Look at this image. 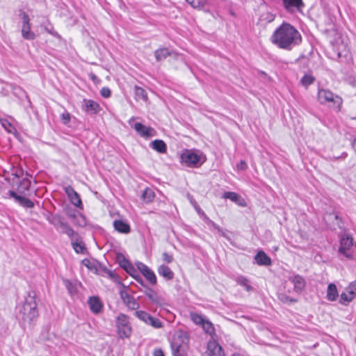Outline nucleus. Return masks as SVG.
<instances>
[{
	"mask_svg": "<svg viewBox=\"0 0 356 356\" xmlns=\"http://www.w3.org/2000/svg\"><path fill=\"white\" fill-rule=\"evenodd\" d=\"M270 40L279 48L289 51L300 44L302 37L294 26L284 22L273 32Z\"/></svg>",
	"mask_w": 356,
	"mask_h": 356,
	"instance_id": "nucleus-1",
	"label": "nucleus"
},
{
	"mask_svg": "<svg viewBox=\"0 0 356 356\" xmlns=\"http://www.w3.org/2000/svg\"><path fill=\"white\" fill-rule=\"evenodd\" d=\"M38 315L35 293L29 292L22 307H19V317L24 322L33 321Z\"/></svg>",
	"mask_w": 356,
	"mask_h": 356,
	"instance_id": "nucleus-2",
	"label": "nucleus"
},
{
	"mask_svg": "<svg viewBox=\"0 0 356 356\" xmlns=\"http://www.w3.org/2000/svg\"><path fill=\"white\" fill-rule=\"evenodd\" d=\"M188 338L182 332H176L171 341L172 356H187Z\"/></svg>",
	"mask_w": 356,
	"mask_h": 356,
	"instance_id": "nucleus-3",
	"label": "nucleus"
},
{
	"mask_svg": "<svg viewBox=\"0 0 356 356\" xmlns=\"http://www.w3.org/2000/svg\"><path fill=\"white\" fill-rule=\"evenodd\" d=\"M118 334L121 339L129 338L132 332L128 316L120 314L116 318Z\"/></svg>",
	"mask_w": 356,
	"mask_h": 356,
	"instance_id": "nucleus-4",
	"label": "nucleus"
},
{
	"mask_svg": "<svg viewBox=\"0 0 356 356\" xmlns=\"http://www.w3.org/2000/svg\"><path fill=\"white\" fill-rule=\"evenodd\" d=\"M122 289L119 291L120 298L123 303L131 310H137L140 307L139 302L132 296L131 291L129 286H125L124 284L121 285Z\"/></svg>",
	"mask_w": 356,
	"mask_h": 356,
	"instance_id": "nucleus-5",
	"label": "nucleus"
},
{
	"mask_svg": "<svg viewBox=\"0 0 356 356\" xmlns=\"http://www.w3.org/2000/svg\"><path fill=\"white\" fill-rule=\"evenodd\" d=\"M318 99L322 104L333 102L340 106L342 104V99L338 95H334L331 91L325 89H320L318 92Z\"/></svg>",
	"mask_w": 356,
	"mask_h": 356,
	"instance_id": "nucleus-6",
	"label": "nucleus"
},
{
	"mask_svg": "<svg viewBox=\"0 0 356 356\" xmlns=\"http://www.w3.org/2000/svg\"><path fill=\"white\" fill-rule=\"evenodd\" d=\"M135 316L145 323L151 325L154 328L159 329L163 327V323L156 318L153 317L145 311H136Z\"/></svg>",
	"mask_w": 356,
	"mask_h": 356,
	"instance_id": "nucleus-7",
	"label": "nucleus"
},
{
	"mask_svg": "<svg viewBox=\"0 0 356 356\" xmlns=\"http://www.w3.org/2000/svg\"><path fill=\"white\" fill-rule=\"evenodd\" d=\"M353 238L348 235H344L341 238L339 252L348 259H353V256L350 251L353 247Z\"/></svg>",
	"mask_w": 356,
	"mask_h": 356,
	"instance_id": "nucleus-8",
	"label": "nucleus"
},
{
	"mask_svg": "<svg viewBox=\"0 0 356 356\" xmlns=\"http://www.w3.org/2000/svg\"><path fill=\"white\" fill-rule=\"evenodd\" d=\"M139 136L145 138H149L156 136V131L150 127H146L140 122H136L133 126Z\"/></svg>",
	"mask_w": 356,
	"mask_h": 356,
	"instance_id": "nucleus-9",
	"label": "nucleus"
},
{
	"mask_svg": "<svg viewBox=\"0 0 356 356\" xmlns=\"http://www.w3.org/2000/svg\"><path fill=\"white\" fill-rule=\"evenodd\" d=\"M47 221L52 225L57 230H60L65 224V219L63 216L58 213H52L48 212L45 215Z\"/></svg>",
	"mask_w": 356,
	"mask_h": 356,
	"instance_id": "nucleus-10",
	"label": "nucleus"
},
{
	"mask_svg": "<svg viewBox=\"0 0 356 356\" xmlns=\"http://www.w3.org/2000/svg\"><path fill=\"white\" fill-rule=\"evenodd\" d=\"M181 159L187 166H193L197 164L200 161V156L191 151H186L181 156Z\"/></svg>",
	"mask_w": 356,
	"mask_h": 356,
	"instance_id": "nucleus-11",
	"label": "nucleus"
},
{
	"mask_svg": "<svg viewBox=\"0 0 356 356\" xmlns=\"http://www.w3.org/2000/svg\"><path fill=\"white\" fill-rule=\"evenodd\" d=\"M207 356H225L222 347L214 340H211L207 344Z\"/></svg>",
	"mask_w": 356,
	"mask_h": 356,
	"instance_id": "nucleus-12",
	"label": "nucleus"
},
{
	"mask_svg": "<svg viewBox=\"0 0 356 356\" xmlns=\"http://www.w3.org/2000/svg\"><path fill=\"white\" fill-rule=\"evenodd\" d=\"M65 191L71 203L74 204L75 207L81 208L82 202L80 198L79 195L74 190V188L71 186H67L65 188Z\"/></svg>",
	"mask_w": 356,
	"mask_h": 356,
	"instance_id": "nucleus-13",
	"label": "nucleus"
},
{
	"mask_svg": "<svg viewBox=\"0 0 356 356\" xmlns=\"http://www.w3.org/2000/svg\"><path fill=\"white\" fill-rule=\"evenodd\" d=\"M118 260L120 266L124 269L130 275L133 276L136 273V270L131 262L127 259L123 254L118 255Z\"/></svg>",
	"mask_w": 356,
	"mask_h": 356,
	"instance_id": "nucleus-14",
	"label": "nucleus"
},
{
	"mask_svg": "<svg viewBox=\"0 0 356 356\" xmlns=\"http://www.w3.org/2000/svg\"><path fill=\"white\" fill-rule=\"evenodd\" d=\"M283 4L289 12L300 10L304 6L302 0H283Z\"/></svg>",
	"mask_w": 356,
	"mask_h": 356,
	"instance_id": "nucleus-15",
	"label": "nucleus"
},
{
	"mask_svg": "<svg viewBox=\"0 0 356 356\" xmlns=\"http://www.w3.org/2000/svg\"><path fill=\"white\" fill-rule=\"evenodd\" d=\"M88 303L90 306V310L94 314H97L102 312L103 308V304L98 297L92 296L89 298Z\"/></svg>",
	"mask_w": 356,
	"mask_h": 356,
	"instance_id": "nucleus-16",
	"label": "nucleus"
},
{
	"mask_svg": "<svg viewBox=\"0 0 356 356\" xmlns=\"http://www.w3.org/2000/svg\"><path fill=\"white\" fill-rule=\"evenodd\" d=\"M289 280L293 283L294 291L297 293L302 292L305 287V279L299 275L290 277Z\"/></svg>",
	"mask_w": 356,
	"mask_h": 356,
	"instance_id": "nucleus-17",
	"label": "nucleus"
},
{
	"mask_svg": "<svg viewBox=\"0 0 356 356\" xmlns=\"http://www.w3.org/2000/svg\"><path fill=\"white\" fill-rule=\"evenodd\" d=\"M84 110L91 114H95L100 110L99 104L92 99H84Z\"/></svg>",
	"mask_w": 356,
	"mask_h": 356,
	"instance_id": "nucleus-18",
	"label": "nucleus"
},
{
	"mask_svg": "<svg viewBox=\"0 0 356 356\" xmlns=\"http://www.w3.org/2000/svg\"><path fill=\"white\" fill-rule=\"evenodd\" d=\"M113 227L116 231L122 234H129L131 232L129 225L121 220H114Z\"/></svg>",
	"mask_w": 356,
	"mask_h": 356,
	"instance_id": "nucleus-19",
	"label": "nucleus"
},
{
	"mask_svg": "<svg viewBox=\"0 0 356 356\" xmlns=\"http://www.w3.org/2000/svg\"><path fill=\"white\" fill-rule=\"evenodd\" d=\"M254 259L258 265L269 266L271 264L270 258L263 251H259L254 257Z\"/></svg>",
	"mask_w": 356,
	"mask_h": 356,
	"instance_id": "nucleus-20",
	"label": "nucleus"
},
{
	"mask_svg": "<svg viewBox=\"0 0 356 356\" xmlns=\"http://www.w3.org/2000/svg\"><path fill=\"white\" fill-rule=\"evenodd\" d=\"M158 273L166 280H171L174 278V273L172 270L165 265H161L158 268Z\"/></svg>",
	"mask_w": 356,
	"mask_h": 356,
	"instance_id": "nucleus-21",
	"label": "nucleus"
},
{
	"mask_svg": "<svg viewBox=\"0 0 356 356\" xmlns=\"http://www.w3.org/2000/svg\"><path fill=\"white\" fill-rule=\"evenodd\" d=\"M339 297L337 286L330 283L327 286L326 298L330 301H335Z\"/></svg>",
	"mask_w": 356,
	"mask_h": 356,
	"instance_id": "nucleus-22",
	"label": "nucleus"
},
{
	"mask_svg": "<svg viewBox=\"0 0 356 356\" xmlns=\"http://www.w3.org/2000/svg\"><path fill=\"white\" fill-rule=\"evenodd\" d=\"M150 146L159 153H165L167 151L166 144L162 140H154L151 143Z\"/></svg>",
	"mask_w": 356,
	"mask_h": 356,
	"instance_id": "nucleus-23",
	"label": "nucleus"
},
{
	"mask_svg": "<svg viewBox=\"0 0 356 356\" xmlns=\"http://www.w3.org/2000/svg\"><path fill=\"white\" fill-rule=\"evenodd\" d=\"M144 293L153 303L156 305H161L160 298L152 289L146 287L145 290L144 291Z\"/></svg>",
	"mask_w": 356,
	"mask_h": 356,
	"instance_id": "nucleus-24",
	"label": "nucleus"
},
{
	"mask_svg": "<svg viewBox=\"0 0 356 356\" xmlns=\"http://www.w3.org/2000/svg\"><path fill=\"white\" fill-rule=\"evenodd\" d=\"M31 24L22 26V35L26 40H32L35 38V34L31 31Z\"/></svg>",
	"mask_w": 356,
	"mask_h": 356,
	"instance_id": "nucleus-25",
	"label": "nucleus"
},
{
	"mask_svg": "<svg viewBox=\"0 0 356 356\" xmlns=\"http://www.w3.org/2000/svg\"><path fill=\"white\" fill-rule=\"evenodd\" d=\"M60 231L65 234L68 236V237L73 241L76 237H78V234L74 231V229L70 226V225L66 222L63 227L60 229Z\"/></svg>",
	"mask_w": 356,
	"mask_h": 356,
	"instance_id": "nucleus-26",
	"label": "nucleus"
},
{
	"mask_svg": "<svg viewBox=\"0 0 356 356\" xmlns=\"http://www.w3.org/2000/svg\"><path fill=\"white\" fill-rule=\"evenodd\" d=\"M31 186V181L27 178L22 179L17 187V190L19 193L25 194L28 191Z\"/></svg>",
	"mask_w": 356,
	"mask_h": 356,
	"instance_id": "nucleus-27",
	"label": "nucleus"
},
{
	"mask_svg": "<svg viewBox=\"0 0 356 356\" xmlns=\"http://www.w3.org/2000/svg\"><path fill=\"white\" fill-rule=\"evenodd\" d=\"M134 92L136 100H143L147 102V95L146 91L141 87L136 86L134 88Z\"/></svg>",
	"mask_w": 356,
	"mask_h": 356,
	"instance_id": "nucleus-28",
	"label": "nucleus"
},
{
	"mask_svg": "<svg viewBox=\"0 0 356 356\" xmlns=\"http://www.w3.org/2000/svg\"><path fill=\"white\" fill-rule=\"evenodd\" d=\"M354 296L352 295L351 292L349 293L346 290L340 295L339 303L343 305H347L354 299Z\"/></svg>",
	"mask_w": 356,
	"mask_h": 356,
	"instance_id": "nucleus-29",
	"label": "nucleus"
},
{
	"mask_svg": "<svg viewBox=\"0 0 356 356\" xmlns=\"http://www.w3.org/2000/svg\"><path fill=\"white\" fill-rule=\"evenodd\" d=\"M72 245L74 250L78 254L83 253L86 250L84 244L81 241H79L78 237L72 241Z\"/></svg>",
	"mask_w": 356,
	"mask_h": 356,
	"instance_id": "nucleus-30",
	"label": "nucleus"
},
{
	"mask_svg": "<svg viewBox=\"0 0 356 356\" xmlns=\"http://www.w3.org/2000/svg\"><path fill=\"white\" fill-rule=\"evenodd\" d=\"M154 192L151 189L147 188L144 190L142 194V199L145 202H151L154 198Z\"/></svg>",
	"mask_w": 356,
	"mask_h": 356,
	"instance_id": "nucleus-31",
	"label": "nucleus"
},
{
	"mask_svg": "<svg viewBox=\"0 0 356 356\" xmlns=\"http://www.w3.org/2000/svg\"><path fill=\"white\" fill-rule=\"evenodd\" d=\"M170 55V53L167 48H161L155 51V57L157 60H162Z\"/></svg>",
	"mask_w": 356,
	"mask_h": 356,
	"instance_id": "nucleus-32",
	"label": "nucleus"
},
{
	"mask_svg": "<svg viewBox=\"0 0 356 356\" xmlns=\"http://www.w3.org/2000/svg\"><path fill=\"white\" fill-rule=\"evenodd\" d=\"M236 282L238 284L243 286L248 291H250L252 289L248 280L244 276H238L236 278Z\"/></svg>",
	"mask_w": 356,
	"mask_h": 356,
	"instance_id": "nucleus-33",
	"label": "nucleus"
},
{
	"mask_svg": "<svg viewBox=\"0 0 356 356\" xmlns=\"http://www.w3.org/2000/svg\"><path fill=\"white\" fill-rule=\"evenodd\" d=\"M201 325L207 334L210 335L214 334L215 330L213 325L209 321L205 320Z\"/></svg>",
	"mask_w": 356,
	"mask_h": 356,
	"instance_id": "nucleus-34",
	"label": "nucleus"
},
{
	"mask_svg": "<svg viewBox=\"0 0 356 356\" xmlns=\"http://www.w3.org/2000/svg\"><path fill=\"white\" fill-rule=\"evenodd\" d=\"M0 122L2 127L10 134H14L16 131L13 125L6 119H1Z\"/></svg>",
	"mask_w": 356,
	"mask_h": 356,
	"instance_id": "nucleus-35",
	"label": "nucleus"
},
{
	"mask_svg": "<svg viewBox=\"0 0 356 356\" xmlns=\"http://www.w3.org/2000/svg\"><path fill=\"white\" fill-rule=\"evenodd\" d=\"M17 202L24 208H33L34 207V203L31 200L23 196L18 198Z\"/></svg>",
	"mask_w": 356,
	"mask_h": 356,
	"instance_id": "nucleus-36",
	"label": "nucleus"
},
{
	"mask_svg": "<svg viewBox=\"0 0 356 356\" xmlns=\"http://www.w3.org/2000/svg\"><path fill=\"white\" fill-rule=\"evenodd\" d=\"M192 7L195 8H203L207 3V0H186Z\"/></svg>",
	"mask_w": 356,
	"mask_h": 356,
	"instance_id": "nucleus-37",
	"label": "nucleus"
},
{
	"mask_svg": "<svg viewBox=\"0 0 356 356\" xmlns=\"http://www.w3.org/2000/svg\"><path fill=\"white\" fill-rule=\"evenodd\" d=\"M143 275L151 284L154 285L156 284V277L151 269L147 270L145 274H143Z\"/></svg>",
	"mask_w": 356,
	"mask_h": 356,
	"instance_id": "nucleus-38",
	"label": "nucleus"
},
{
	"mask_svg": "<svg viewBox=\"0 0 356 356\" xmlns=\"http://www.w3.org/2000/svg\"><path fill=\"white\" fill-rule=\"evenodd\" d=\"M223 197L225 199H229L234 202H238L240 200V196L234 192H225L223 194Z\"/></svg>",
	"mask_w": 356,
	"mask_h": 356,
	"instance_id": "nucleus-39",
	"label": "nucleus"
},
{
	"mask_svg": "<svg viewBox=\"0 0 356 356\" xmlns=\"http://www.w3.org/2000/svg\"><path fill=\"white\" fill-rule=\"evenodd\" d=\"M191 320L197 325H202V323L205 321L203 316L197 313H191Z\"/></svg>",
	"mask_w": 356,
	"mask_h": 356,
	"instance_id": "nucleus-40",
	"label": "nucleus"
},
{
	"mask_svg": "<svg viewBox=\"0 0 356 356\" xmlns=\"http://www.w3.org/2000/svg\"><path fill=\"white\" fill-rule=\"evenodd\" d=\"M74 223L80 227H84L86 225V220L85 216L81 214H76V218H75Z\"/></svg>",
	"mask_w": 356,
	"mask_h": 356,
	"instance_id": "nucleus-41",
	"label": "nucleus"
},
{
	"mask_svg": "<svg viewBox=\"0 0 356 356\" xmlns=\"http://www.w3.org/2000/svg\"><path fill=\"white\" fill-rule=\"evenodd\" d=\"M314 81V77L312 75H305L301 79V83L305 87L307 88L309 85H311Z\"/></svg>",
	"mask_w": 356,
	"mask_h": 356,
	"instance_id": "nucleus-42",
	"label": "nucleus"
},
{
	"mask_svg": "<svg viewBox=\"0 0 356 356\" xmlns=\"http://www.w3.org/2000/svg\"><path fill=\"white\" fill-rule=\"evenodd\" d=\"M104 272L109 276V277L113 280V281L115 282L116 283H118L120 286L122 285V284H123L120 281V277L118 275H116L113 271L108 269H105Z\"/></svg>",
	"mask_w": 356,
	"mask_h": 356,
	"instance_id": "nucleus-43",
	"label": "nucleus"
},
{
	"mask_svg": "<svg viewBox=\"0 0 356 356\" xmlns=\"http://www.w3.org/2000/svg\"><path fill=\"white\" fill-rule=\"evenodd\" d=\"M64 284L70 294L76 293V287L70 281L65 280Z\"/></svg>",
	"mask_w": 356,
	"mask_h": 356,
	"instance_id": "nucleus-44",
	"label": "nucleus"
},
{
	"mask_svg": "<svg viewBox=\"0 0 356 356\" xmlns=\"http://www.w3.org/2000/svg\"><path fill=\"white\" fill-rule=\"evenodd\" d=\"M19 15L22 19V25L31 24L29 16L26 13L22 11Z\"/></svg>",
	"mask_w": 356,
	"mask_h": 356,
	"instance_id": "nucleus-45",
	"label": "nucleus"
},
{
	"mask_svg": "<svg viewBox=\"0 0 356 356\" xmlns=\"http://www.w3.org/2000/svg\"><path fill=\"white\" fill-rule=\"evenodd\" d=\"M346 290L352 293L354 296L356 295V282H351Z\"/></svg>",
	"mask_w": 356,
	"mask_h": 356,
	"instance_id": "nucleus-46",
	"label": "nucleus"
},
{
	"mask_svg": "<svg viewBox=\"0 0 356 356\" xmlns=\"http://www.w3.org/2000/svg\"><path fill=\"white\" fill-rule=\"evenodd\" d=\"M209 221V223L215 229L217 230V232L219 233L220 235L224 236V232L222 228H220L218 225H216L214 222L209 220L208 218H207Z\"/></svg>",
	"mask_w": 356,
	"mask_h": 356,
	"instance_id": "nucleus-47",
	"label": "nucleus"
},
{
	"mask_svg": "<svg viewBox=\"0 0 356 356\" xmlns=\"http://www.w3.org/2000/svg\"><path fill=\"white\" fill-rule=\"evenodd\" d=\"M137 267L143 275L145 274L147 270H149L150 269L147 265H145L141 262H139L137 264Z\"/></svg>",
	"mask_w": 356,
	"mask_h": 356,
	"instance_id": "nucleus-48",
	"label": "nucleus"
},
{
	"mask_svg": "<svg viewBox=\"0 0 356 356\" xmlns=\"http://www.w3.org/2000/svg\"><path fill=\"white\" fill-rule=\"evenodd\" d=\"M163 260L168 264H170L173 261V257L172 254H169L167 252H163L162 254Z\"/></svg>",
	"mask_w": 356,
	"mask_h": 356,
	"instance_id": "nucleus-49",
	"label": "nucleus"
},
{
	"mask_svg": "<svg viewBox=\"0 0 356 356\" xmlns=\"http://www.w3.org/2000/svg\"><path fill=\"white\" fill-rule=\"evenodd\" d=\"M101 95L104 97L108 98L111 96V90L108 88H102L100 91Z\"/></svg>",
	"mask_w": 356,
	"mask_h": 356,
	"instance_id": "nucleus-50",
	"label": "nucleus"
},
{
	"mask_svg": "<svg viewBox=\"0 0 356 356\" xmlns=\"http://www.w3.org/2000/svg\"><path fill=\"white\" fill-rule=\"evenodd\" d=\"M61 119H62V121L64 124H67L70 120V115L69 113L66 112V113H63L62 115H61Z\"/></svg>",
	"mask_w": 356,
	"mask_h": 356,
	"instance_id": "nucleus-51",
	"label": "nucleus"
},
{
	"mask_svg": "<svg viewBox=\"0 0 356 356\" xmlns=\"http://www.w3.org/2000/svg\"><path fill=\"white\" fill-rule=\"evenodd\" d=\"M239 170H245L248 168L247 163L244 161H241L236 165Z\"/></svg>",
	"mask_w": 356,
	"mask_h": 356,
	"instance_id": "nucleus-52",
	"label": "nucleus"
},
{
	"mask_svg": "<svg viewBox=\"0 0 356 356\" xmlns=\"http://www.w3.org/2000/svg\"><path fill=\"white\" fill-rule=\"evenodd\" d=\"M195 209L200 215H202L204 216L205 218H207V216L205 215L204 211L200 209V207L197 205V202H195Z\"/></svg>",
	"mask_w": 356,
	"mask_h": 356,
	"instance_id": "nucleus-53",
	"label": "nucleus"
},
{
	"mask_svg": "<svg viewBox=\"0 0 356 356\" xmlns=\"http://www.w3.org/2000/svg\"><path fill=\"white\" fill-rule=\"evenodd\" d=\"M45 31L51 34V35L56 36L58 33L54 30L53 27L48 28L47 26L44 27Z\"/></svg>",
	"mask_w": 356,
	"mask_h": 356,
	"instance_id": "nucleus-54",
	"label": "nucleus"
},
{
	"mask_svg": "<svg viewBox=\"0 0 356 356\" xmlns=\"http://www.w3.org/2000/svg\"><path fill=\"white\" fill-rule=\"evenodd\" d=\"M153 355L154 356H164V353L161 349L158 348V349H155L154 350Z\"/></svg>",
	"mask_w": 356,
	"mask_h": 356,
	"instance_id": "nucleus-55",
	"label": "nucleus"
},
{
	"mask_svg": "<svg viewBox=\"0 0 356 356\" xmlns=\"http://www.w3.org/2000/svg\"><path fill=\"white\" fill-rule=\"evenodd\" d=\"M10 195L15 199L16 202L18 201V198H20L22 195H17L15 192L13 191H9Z\"/></svg>",
	"mask_w": 356,
	"mask_h": 356,
	"instance_id": "nucleus-56",
	"label": "nucleus"
},
{
	"mask_svg": "<svg viewBox=\"0 0 356 356\" xmlns=\"http://www.w3.org/2000/svg\"><path fill=\"white\" fill-rule=\"evenodd\" d=\"M133 277L135 278V280L141 285V286H144V282L143 280V279L141 278V277L138 275H134Z\"/></svg>",
	"mask_w": 356,
	"mask_h": 356,
	"instance_id": "nucleus-57",
	"label": "nucleus"
},
{
	"mask_svg": "<svg viewBox=\"0 0 356 356\" xmlns=\"http://www.w3.org/2000/svg\"><path fill=\"white\" fill-rule=\"evenodd\" d=\"M80 213L78 211H73L72 213H68L67 216L70 218H73L75 220L76 218V214H79Z\"/></svg>",
	"mask_w": 356,
	"mask_h": 356,
	"instance_id": "nucleus-58",
	"label": "nucleus"
},
{
	"mask_svg": "<svg viewBox=\"0 0 356 356\" xmlns=\"http://www.w3.org/2000/svg\"><path fill=\"white\" fill-rule=\"evenodd\" d=\"M83 264H84V265H85L86 267H88V268H92V267H91V263H90V261L89 260H88V259H84V260L83 261Z\"/></svg>",
	"mask_w": 356,
	"mask_h": 356,
	"instance_id": "nucleus-59",
	"label": "nucleus"
},
{
	"mask_svg": "<svg viewBox=\"0 0 356 356\" xmlns=\"http://www.w3.org/2000/svg\"><path fill=\"white\" fill-rule=\"evenodd\" d=\"M352 145H353V149L355 150V152L356 153V138L353 140Z\"/></svg>",
	"mask_w": 356,
	"mask_h": 356,
	"instance_id": "nucleus-60",
	"label": "nucleus"
},
{
	"mask_svg": "<svg viewBox=\"0 0 356 356\" xmlns=\"http://www.w3.org/2000/svg\"><path fill=\"white\" fill-rule=\"evenodd\" d=\"M282 300L283 302H287V301H291V302H292V301H293V300H292V299H289L288 297H285L284 298H282Z\"/></svg>",
	"mask_w": 356,
	"mask_h": 356,
	"instance_id": "nucleus-61",
	"label": "nucleus"
},
{
	"mask_svg": "<svg viewBox=\"0 0 356 356\" xmlns=\"http://www.w3.org/2000/svg\"><path fill=\"white\" fill-rule=\"evenodd\" d=\"M190 201L191 202V204L193 205V207H195V202H196L192 197L190 199Z\"/></svg>",
	"mask_w": 356,
	"mask_h": 356,
	"instance_id": "nucleus-62",
	"label": "nucleus"
},
{
	"mask_svg": "<svg viewBox=\"0 0 356 356\" xmlns=\"http://www.w3.org/2000/svg\"><path fill=\"white\" fill-rule=\"evenodd\" d=\"M91 79H92L94 81H95V80H96L97 78L96 77V76H95V75H94V74H91Z\"/></svg>",
	"mask_w": 356,
	"mask_h": 356,
	"instance_id": "nucleus-63",
	"label": "nucleus"
},
{
	"mask_svg": "<svg viewBox=\"0 0 356 356\" xmlns=\"http://www.w3.org/2000/svg\"><path fill=\"white\" fill-rule=\"evenodd\" d=\"M232 356H243L239 353H234Z\"/></svg>",
	"mask_w": 356,
	"mask_h": 356,
	"instance_id": "nucleus-64",
	"label": "nucleus"
}]
</instances>
